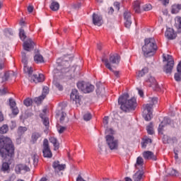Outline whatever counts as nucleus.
<instances>
[{"label":"nucleus","instance_id":"052dcab7","mask_svg":"<svg viewBox=\"0 0 181 181\" xmlns=\"http://www.w3.org/2000/svg\"><path fill=\"white\" fill-rule=\"evenodd\" d=\"M4 119H5V117H4V113H2L0 111V122H3V121H4Z\"/></svg>","mask_w":181,"mask_h":181},{"label":"nucleus","instance_id":"6e6d98bb","mask_svg":"<svg viewBox=\"0 0 181 181\" xmlns=\"http://www.w3.org/2000/svg\"><path fill=\"white\" fill-rule=\"evenodd\" d=\"M10 128L11 129H15V128H16V122L11 121Z\"/></svg>","mask_w":181,"mask_h":181},{"label":"nucleus","instance_id":"72a5a7b5","mask_svg":"<svg viewBox=\"0 0 181 181\" xmlns=\"http://www.w3.org/2000/svg\"><path fill=\"white\" fill-rule=\"evenodd\" d=\"M148 144H152V139L148 137L144 138L141 142V148H146Z\"/></svg>","mask_w":181,"mask_h":181},{"label":"nucleus","instance_id":"4d7b16f0","mask_svg":"<svg viewBox=\"0 0 181 181\" xmlns=\"http://www.w3.org/2000/svg\"><path fill=\"white\" fill-rule=\"evenodd\" d=\"M33 159L34 165H37V163L39 162L37 156H33Z\"/></svg>","mask_w":181,"mask_h":181},{"label":"nucleus","instance_id":"c756f323","mask_svg":"<svg viewBox=\"0 0 181 181\" xmlns=\"http://www.w3.org/2000/svg\"><path fill=\"white\" fill-rule=\"evenodd\" d=\"M49 142L54 145V151L59 149V143L57 142V139H56V137H50Z\"/></svg>","mask_w":181,"mask_h":181},{"label":"nucleus","instance_id":"ddd939ff","mask_svg":"<svg viewBox=\"0 0 181 181\" xmlns=\"http://www.w3.org/2000/svg\"><path fill=\"white\" fill-rule=\"evenodd\" d=\"M52 168L55 173H59L66 169V164H60V161L56 160L52 163Z\"/></svg>","mask_w":181,"mask_h":181},{"label":"nucleus","instance_id":"6ab92c4d","mask_svg":"<svg viewBox=\"0 0 181 181\" xmlns=\"http://www.w3.org/2000/svg\"><path fill=\"white\" fill-rule=\"evenodd\" d=\"M143 158L146 160H156V156L152 151H146L142 153Z\"/></svg>","mask_w":181,"mask_h":181},{"label":"nucleus","instance_id":"5701e85b","mask_svg":"<svg viewBox=\"0 0 181 181\" xmlns=\"http://www.w3.org/2000/svg\"><path fill=\"white\" fill-rule=\"evenodd\" d=\"M169 124H170V119L165 117L158 127V133L162 134V132H163V128H165L166 125H169Z\"/></svg>","mask_w":181,"mask_h":181},{"label":"nucleus","instance_id":"f704fd0d","mask_svg":"<svg viewBox=\"0 0 181 181\" xmlns=\"http://www.w3.org/2000/svg\"><path fill=\"white\" fill-rule=\"evenodd\" d=\"M9 131V126L8 124H3L2 127H0V134H6Z\"/></svg>","mask_w":181,"mask_h":181},{"label":"nucleus","instance_id":"8fccbe9b","mask_svg":"<svg viewBox=\"0 0 181 181\" xmlns=\"http://www.w3.org/2000/svg\"><path fill=\"white\" fill-rule=\"evenodd\" d=\"M180 73H181V72L176 73L175 74L174 78H175V81H181V74Z\"/></svg>","mask_w":181,"mask_h":181},{"label":"nucleus","instance_id":"a878e982","mask_svg":"<svg viewBox=\"0 0 181 181\" xmlns=\"http://www.w3.org/2000/svg\"><path fill=\"white\" fill-rule=\"evenodd\" d=\"M133 8H134V12H136V13H141V1H135L133 3Z\"/></svg>","mask_w":181,"mask_h":181},{"label":"nucleus","instance_id":"7c9ffc66","mask_svg":"<svg viewBox=\"0 0 181 181\" xmlns=\"http://www.w3.org/2000/svg\"><path fill=\"white\" fill-rule=\"evenodd\" d=\"M148 71H149V69L147 67H144L143 69H141V71H139L136 73V76L137 77H144V76H145Z\"/></svg>","mask_w":181,"mask_h":181},{"label":"nucleus","instance_id":"774afa93","mask_svg":"<svg viewBox=\"0 0 181 181\" xmlns=\"http://www.w3.org/2000/svg\"><path fill=\"white\" fill-rule=\"evenodd\" d=\"M175 6H177L178 11H181V4H175Z\"/></svg>","mask_w":181,"mask_h":181},{"label":"nucleus","instance_id":"aec40b11","mask_svg":"<svg viewBox=\"0 0 181 181\" xmlns=\"http://www.w3.org/2000/svg\"><path fill=\"white\" fill-rule=\"evenodd\" d=\"M134 166L136 169L139 170H145V167H144V158L141 156H139L136 158V161Z\"/></svg>","mask_w":181,"mask_h":181},{"label":"nucleus","instance_id":"b1692460","mask_svg":"<svg viewBox=\"0 0 181 181\" xmlns=\"http://www.w3.org/2000/svg\"><path fill=\"white\" fill-rule=\"evenodd\" d=\"M42 138V133L39 132H34L31 134L30 143L34 145L37 142V139Z\"/></svg>","mask_w":181,"mask_h":181},{"label":"nucleus","instance_id":"f03ea898","mask_svg":"<svg viewBox=\"0 0 181 181\" xmlns=\"http://www.w3.org/2000/svg\"><path fill=\"white\" fill-rule=\"evenodd\" d=\"M129 97V95H128V93H124L118 99L120 108L122 111H124V112H128L130 110H135L136 108V99L132 98L130 100H128Z\"/></svg>","mask_w":181,"mask_h":181},{"label":"nucleus","instance_id":"680f3d73","mask_svg":"<svg viewBox=\"0 0 181 181\" xmlns=\"http://www.w3.org/2000/svg\"><path fill=\"white\" fill-rule=\"evenodd\" d=\"M163 5H168L169 4V0H158Z\"/></svg>","mask_w":181,"mask_h":181},{"label":"nucleus","instance_id":"864d4df0","mask_svg":"<svg viewBox=\"0 0 181 181\" xmlns=\"http://www.w3.org/2000/svg\"><path fill=\"white\" fill-rule=\"evenodd\" d=\"M110 118L107 116H105L103 118V124L104 125H108V121H109Z\"/></svg>","mask_w":181,"mask_h":181},{"label":"nucleus","instance_id":"423d86ee","mask_svg":"<svg viewBox=\"0 0 181 181\" xmlns=\"http://www.w3.org/2000/svg\"><path fill=\"white\" fill-rule=\"evenodd\" d=\"M77 87L85 94L93 93V91H94V86L91 83H86L84 81L78 82L77 83Z\"/></svg>","mask_w":181,"mask_h":181},{"label":"nucleus","instance_id":"09e8293b","mask_svg":"<svg viewBox=\"0 0 181 181\" xmlns=\"http://www.w3.org/2000/svg\"><path fill=\"white\" fill-rule=\"evenodd\" d=\"M21 170H24L25 172L30 171V168H29V167H28V165H26L25 164H21Z\"/></svg>","mask_w":181,"mask_h":181},{"label":"nucleus","instance_id":"4468645a","mask_svg":"<svg viewBox=\"0 0 181 181\" xmlns=\"http://www.w3.org/2000/svg\"><path fill=\"white\" fill-rule=\"evenodd\" d=\"M8 101H9V106L12 111L13 115H18L19 114V109L16 106V102L12 98H10Z\"/></svg>","mask_w":181,"mask_h":181},{"label":"nucleus","instance_id":"f257e3e1","mask_svg":"<svg viewBox=\"0 0 181 181\" xmlns=\"http://www.w3.org/2000/svg\"><path fill=\"white\" fill-rule=\"evenodd\" d=\"M0 155L6 162H11L15 156V146L8 137L0 138Z\"/></svg>","mask_w":181,"mask_h":181},{"label":"nucleus","instance_id":"c85d7f7f","mask_svg":"<svg viewBox=\"0 0 181 181\" xmlns=\"http://www.w3.org/2000/svg\"><path fill=\"white\" fill-rule=\"evenodd\" d=\"M50 9H52L54 12L59 11L60 8V4H59L57 1H52L49 6Z\"/></svg>","mask_w":181,"mask_h":181},{"label":"nucleus","instance_id":"ea45409f","mask_svg":"<svg viewBox=\"0 0 181 181\" xmlns=\"http://www.w3.org/2000/svg\"><path fill=\"white\" fill-rule=\"evenodd\" d=\"M132 25V20H124V26L129 29Z\"/></svg>","mask_w":181,"mask_h":181},{"label":"nucleus","instance_id":"e2e57ef3","mask_svg":"<svg viewBox=\"0 0 181 181\" xmlns=\"http://www.w3.org/2000/svg\"><path fill=\"white\" fill-rule=\"evenodd\" d=\"M112 13H114V8L110 7L109 11H108V14L112 15Z\"/></svg>","mask_w":181,"mask_h":181},{"label":"nucleus","instance_id":"412c9836","mask_svg":"<svg viewBox=\"0 0 181 181\" xmlns=\"http://www.w3.org/2000/svg\"><path fill=\"white\" fill-rule=\"evenodd\" d=\"M145 174V170H138L133 175V180L141 181L144 179V175Z\"/></svg>","mask_w":181,"mask_h":181},{"label":"nucleus","instance_id":"6e6552de","mask_svg":"<svg viewBox=\"0 0 181 181\" xmlns=\"http://www.w3.org/2000/svg\"><path fill=\"white\" fill-rule=\"evenodd\" d=\"M55 117L59 120L60 124H66L69 122V117L67 113L63 110V109L56 110Z\"/></svg>","mask_w":181,"mask_h":181},{"label":"nucleus","instance_id":"9b49d317","mask_svg":"<svg viewBox=\"0 0 181 181\" xmlns=\"http://www.w3.org/2000/svg\"><path fill=\"white\" fill-rule=\"evenodd\" d=\"M22 63L24 64V72L28 73L29 76H32V73H33V68L29 67L28 66V57H26V53L22 52Z\"/></svg>","mask_w":181,"mask_h":181},{"label":"nucleus","instance_id":"338daca9","mask_svg":"<svg viewBox=\"0 0 181 181\" xmlns=\"http://www.w3.org/2000/svg\"><path fill=\"white\" fill-rule=\"evenodd\" d=\"M4 67H5V64L4 63V62H0V70H2Z\"/></svg>","mask_w":181,"mask_h":181},{"label":"nucleus","instance_id":"f3484780","mask_svg":"<svg viewBox=\"0 0 181 181\" xmlns=\"http://www.w3.org/2000/svg\"><path fill=\"white\" fill-rule=\"evenodd\" d=\"M49 94V88L47 86H45L42 88V95L35 98V102L37 103V104H39V103H42V101H43L44 98H46V95Z\"/></svg>","mask_w":181,"mask_h":181},{"label":"nucleus","instance_id":"5fc2aeb1","mask_svg":"<svg viewBox=\"0 0 181 181\" xmlns=\"http://www.w3.org/2000/svg\"><path fill=\"white\" fill-rule=\"evenodd\" d=\"M169 175H170L171 176H176L177 175V171L176 170L172 169Z\"/></svg>","mask_w":181,"mask_h":181},{"label":"nucleus","instance_id":"1a4fd4ad","mask_svg":"<svg viewBox=\"0 0 181 181\" xmlns=\"http://www.w3.org/2000/svg\"><path fill=\"white\" fill-rule=\"evenodd\" d=\"M105 139L107 146L111 151L118 149V140L115 139V138H114V136L108 134L105 136Z\"/></svg>","mask_w":181,"mask_h":181},{"label":"nucleus","instance_id":"20e7f679","mask_svg":"<svg viewBox=\"0 0 181 181\" xmlns=\"http://www.w3.org/2000/svg\"><path fill=\"white\" fill-rule=\"evenodd\" d=\"M158 104V98H153L149 103L143 105V117L145 121H151L152 119L153 115V105Z\"/></svg>","mask_w":181,"mask_h":181},{"label":"nucleus","instance_id":"13d9d810","mask_svg":"<svg viewBox=\"0 0 181 181\" xmlns=\"http://www.w3.org/2000/svg\"><path fill=\"white\" fill-rule=\"evenodd\" d=\"M33 9H35L33 6H28V12H29V13H32V12H33Z\"/></svg>","mask_w":181,"mask_h":181},{"label":"nucleus","instance_id":"dca6fc26","mask_svg":"<svg viewBox=\"0 0 181 181\" xmlns=\"http://www.w3.org/2000/svg\"><path fill=\"white\" fill-rule=\"evenodd\" d=\"M146 84L148 87H152L153 90H158L159 85H158V82L155 77L149 76V78L146 80Z\"/></svg>","mask_w":181,"mask_h":181},{"label":"nucleus","instance_id":"a19ab883","mask_svg":"<svg viewBox=\"0 0 181 181\" xmlns=\"http://www.w3.org/2000/svg\"><path fill=\"white\" fill-rule=\"evenodd\" d=\"M179 10L177 8V6L176 4H174L172 6L171 8V13H179Z\"/></svg>","mask_w":181,"mask_h":181},{"label":"nucleus","instance_id":"2eb2a0df","mask_svg":"<svg viewBox=\"0 0 181 181\" xmlns=\"http://www.w3.org/2000/svg\"><path fill=\"white\" fill-rule=\"evenodd\" d=\"M70 97L72 101H75L76 104H78L80 105V103H81V98L78 95V90H77V89H73L71 90Z\"/></svg>","mask_w":181,"mask_h":181},{"label":"nucleus","instance_id":"603ef678","mask_svg":"<svg viewBox=\"0 0 181 181\" xmlns=\"http://www.w3.org/2000/svg\"><path fill=\"white\" fill-rule=\"evenodd\" d=\"M54 86L58 88V90H59V91L63 90V86H62L59 82H55Z\"/></svg>","mask_w":181,"mask_h":181},{"label":"nucleus","instance_id":"39448f33","mask_svg":"<svg viewBox=\"0 0 181 181\" xmlns=\"http://www.w3.org/2000/svg\"><path fill=\"white\" fill-rule=\"evenodd\" d=\"M119 55L118 54H111L110 55L109 59L107 57L103 56L102 58V62L104 63L106 69H108L110 71H114L111 64H118L119 63Z\"/></svg>","mask_w":181,"mask_h":181},{"label":"nucleus","instance_id":"c9c22d12","mask_svg":"<svg viewBox=\"0 0 181 181\" xmlns=\"http://www.w3.org/2000/svg\"><path fill=\"white\" fill-rule=\"evenodd\" d=\"M11 77V72H6L2 77V82L8 81L9 80V78Z\"/></svg>","mask_w":181,"mask_h":181},{"label":"nucleus","instance_id":"f8f14e48","mask_svg":"<svg viewBox=\"0 0 181 181\" xmlns=\"http://www.w3.org/2000/svg\"><path fill=\"white\" fill-rule=\"evenodd\" d=\"M23 47L26 52H31V50H33V49H35V42H33L32 39L28 38L25 41H24Z\"/></svg>","mask_w":181,"mask_h":181},{"label":"nucleus","instance_id":"0eeeda50","mask_svg":"<svg viewBox=\"0 0 181 181\" xmlns=\"http://www.w3.org/2000/svg\"><path fill=\"white\" fill-rule=\"evenodd\" d=\"M163 62H167V64L165 67V73H172V70H173V66H175V61L173 60V57L170 55H167V57H165V54H163Z\"/></svg>","mask_w":181,"mask_h":181},{"label":"nucleus","instance_id":"79ce46f5","mask_svg":"<svg viewBox=\"0 0 181 181\" xmlns=\"http://www.w3.org/2000/svg\"><path fill=\"white\" fill-rule=\"evenodd\" d=\"M92 117L93 116L91 115V113L88 112L83 115L84 121H90V119H91Z\"/></svg>","mask_w":181,"mask_h":181},{"label":"nucleus","instance_id":"a18cd8bd","mask_svg":"<svg viewBox=\"0 0 181 181\" xmlns=\"http://www.w3.org/2000/svg\"><path fill=\"white\" fill-rule=\"evenodd\" d=\"M72 8H74V9H80V8H81V2L78 1L77 3L74 4Z\"/></svg>","mask_w":181,"mask_h":181},{"label":"nucleus","instance_id":"bf43d9fd","mask_svg":"<svg viewBox=\"0 0 181 181\" xmlns=\"http://www.w3.org/2000/svg\"><path fill=\"white\" fill-rule=\"evenodd\" d=\"M114 5H115L116 9H117V11H119V6H120L119 2L115 1L114 3Z\"/></svg>","mask_w":181,"mask_h":181},{"label":"nucleus","instance_id":"bb28decb","mask_svg":"<svg viewBox=\"0 0 181 181\" xmlns=\"http://www.w3.org/2000/svg\"><path fill=\"white\" fill-rule=\"evenodd\" d=\"M26 131H28V127L20 126L17 130V134L19 138H22V136H23V134H25V132H26Z\"/></svg>","mask_w":181,"mask_h":181},{"label":"nucleus","instance_id":"69168bd1","mask_svg":"<svg viewBox=\"0 0 181 181\" xmlns=\"http://www.w3.org/2000/svg\"><path fill=\"white\" fill-rule=\"evenodd\" d=\"M43 124L44 125H45V127H47V125H49V120H47V119H45Z\"/></svg>","mask_w":181,"mask_h":181},{"label":"nucleus","instance_id":"de8ad7c7","mask_svg":"<svg viewBox=\"0 0 181 181\" xmlns=\"http://www.w3.org/2000/svg\"><path fill=\"white\" fill-rule=\"evenodd\" d=\"M66 129H67L66 127L59 126L58 127V132H59V134H63V132H64V131H66Z\"/></svg>","mask_w":181,"mask_h":181},{"label":"nucleus","instance_id":"9d476101","mask_svg":"<svg viewBox=\"0 0 181 181\" xmlns=\"http://www.w3.org/2000/svg\"><path fill=\"white\" fill-rule=\"evenodd\" d=\"M42 153L44 158H52V151H50V147L49 146V140L45 139L43 141V149Z\"/></svg>","mask_w":181,"mask_h":181},{"label":"nucleus","instance_id":"37998d69","mask_svg":"<svg viewBox=\"0 0 181 181\" xmlns=\"http://www.w3.org/2000/svg\"><path fill=\"white\" fill-rule=\"evenodd\" d=\"M151 9L152 5H151L150 4H145L144 6H143V10L145 11H151Z\"/></svg>","mask_w":181,"mask_h":181},{"label":"nucleus","instance_id":"e433bc0d","mask_svg":"<svg viewBox=\"0 0 181 181\" xmlns=\"http://www.w3.org/2000/svg\"><path fill=\"white\" fill-rule=\"evenodd\" d=\"M1 170L3 172H6V170H9V163H3Z\"/></svg>","mask_w":181,"mask_h":181},{"label":"nucleus","instance_id":"3c124183","mask_svg":"<svg viewBox=\"0 0 181 181\" xmlns=\"http://www.w3.org/2000/svg\"><path fill=\"white\" fill-rule=\"evenodd\" d=\"M147 132L149 135H153V129L151 126H147L146 127Z\"/></svg>","mask_w":181,"mask_h":181},{"label":"nucleus","instance_id":"cd10ccee","mask_svg":"<svg viewBox=\"0 0 181 181\" xmlns=\"http://www.w3.org/2000/svg\"><path fill=\"white\" fill-rule=\"evenodd\" d=\"M175 26L177 28L178 32H181V17L177 16L175 18Z\"/></svg>","mask_w":181,"mask_h":181},{"label":"nucleus","instance_id":"4c0bfd02","mask_svg":"<svg viewBox=\"0 0 181 181\" xmlns=\"http://www.w3.org/2000/svg\"><path fill=\"white\" fill-rule=\"evenodd\" d=\"M32 103L33 101L30 98H27L23 101V104L25 107H30V105H32Z\"/></svg>","mask_w":181,"mask_h":181},{"label":"nucleus","instance_id":"0e129e2a","mask_svg":"<svg viewBox=\"0 0 181 181\" xmlns=\"http://www.w3.org/2000/svg\"><path fill=\"white\" fill-rule=\"evenodd\" d=\"M177 71L178 73H181V62L179 63L177 67Z\"/></svg>","mask_w":181,"mask_h":181},{"label":"nucleus","instance_id":"7ed1b4c3","mask_svg":"<svg viewBox=\"0 0 181 181\" xmlns=\"http://www.w3.org/2000/svg\"><path fill=\"white\" fill-rule=\"evenodd\" d=\"M158 50V45L155 38H146L144 40V45L142 47V52L144 57H151L156 53Z\"/></svg>","mask_w":181,"mask_h":181},{"label":"nucleus","instance_id":"4be33fe9","mask_svg":"<svg viewBox=\"0 0 181 181\" xmlns=\"http://www.w3.org/2000/svg\"><path fill=\"white\" fill-rule=\"evenodd\" d=\"M31 79L34 83H42L45 81V75L42 74H33L31 76Z\"/></svg>","mask_w":181,"mask_h":181},{"label":"nucleus","instance_id":"473e14b6","mask_svg":"<svg viewBox=\"0 0 181 181\" xmlns=\"http://www.w3.org/2000/svg\"><path fill=\"white\" fill-rule=\"evenodd\" d=\"M34 60L37 63H44L45 62L43 56H42L40 54H37L36 55H35Z\"/></svg>","mask_w":181,"mask_h":181},{"label":"nucleus","instance_id":"a211bd4d","mask_svg":"<svg viewBox=\"0 0 181 181\" xmlns=\"http://www.w3.org/2000/svg\"><path fill=\"white\" fill-rule=\"evenodd\" d=\"M93 23L95 26H101L103 25V16L93 13L92 16Z\"/></svg>","mask_w":181,"mask_h":181},{"label":"nucleus","instance_id":"49530a36","mask_svg":"<svg viewBox=\"0 0 181 181\" xmlns=\"http://www.w3.org/2000/svg\"><path fill=\"white\" fill-rule=\"evenodd\" d=\"M8 93V88L4 87L3 88H0V95H5Z\"/></svg>","mask_w":181,"mask_h":181},{"label":"nucleus","instance_id":"58836bf2","mask_svg":"<svg viewBox=\"0 0 181 181\" xmlns=\"http://www.w3.org/2000/svg\"><path fill=\"white\" fill-rule=\"evenodd\" d=\"M22 164H18L17 165H16L15 168V171L16 173L19 175V173H21V172H22Z\"/></svg>","mask_w":181,"mask_h":181},{"label":"nucleus","instance_id":"393cba45","mask_svg":"<svg viewBox=\"0 0 181 181\" xmlns=\"http://www.w3.org/2000/svg\"><path fill=\"white\" fill-rule=\"evenodd\" d=\"M165 35L168 39L170 40H173L176 38V34H175V30L172 28H168L165 33Z\"/></svg>","mask_w":181,"mask_h":181},{"label":"nucleus","instance_id":"c03bdc74","mask_svg":"<svg viewBox=\"0 0 181 181\" xmlns=\"http://www.w3.org/2000/svg\"><path fill=\"white\" fill-rule=\"evenodd\" d=\"M124 20H131V12L125 11L124 13Z\"/></svg>","mask_w":181,"mask_h":181},{"label":"nucleus","instance_id":"2f4dec72","mask_svg":"<svg viewBox=\"0 0 181 181\" xmlns=\"http://www.w3.org/2000/svg\"><path fill=\"white\" fill-rule=\"evenodd\" d=\"M19 37L23 42H25L27 37L26 33H25V30H23V28H22L19 30Z\"/></svg>","mask_w":181,"mask_h":181}]
</instances>
